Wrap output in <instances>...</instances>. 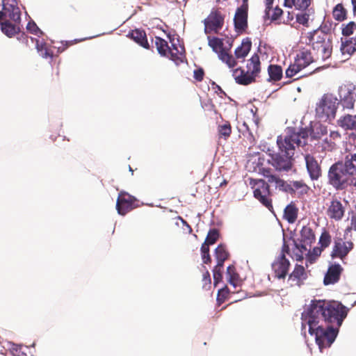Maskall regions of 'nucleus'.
<instances>
[{"label":"nucleus","instance_id":"nucleus-41","mask_svg":"<svg viewBox=\"0 0 356 356\" xmlns=\"http://www.w3.org/2000/svg\"><path fill=\"white\" fill-rule=\"evenodd\" d=\"M218 132L220 136H224L225 138L229 137L231 134L230 124L229 123H225L220 125L218 127Z\"/></svg>","mask_w":356,"mask_h":356},{"label":"nucleus","instance_id":"nucleus-37","mask_svg":"<svg viewBox=\"0 0 356 356\" xmlns=\"http://www.w3.org/2000/svg\"><path fill=\"white\" fill-rule=\"evenodd\" d=\"M356 30V24L354 22H350L347 24H343L342 34L344 36H350Z\"/></svg>","mask_w":356,"mask_h":356},{"label":"nucleus","instance_id":"nucleus-9","mask_svg":"<svg viewBox=\"0 0 356 356\" xmlns=\"http://www.w3.org/2000/svg\"><path fill=\"white\" fill-rule=\"evenodd\" d=\"M209 47L214 52L218 54V58L225 63L229 68L236 66V62L232 55L227 54L223 49L222 40L216 37H207Z\"/></svg>","mask_w":356,"mask_h":356},{"label":"nucleus","instance_id":"nucleus-48","mask_svg":"<svg viewBox=\"0 0 356 356\" xmlns=\"http://www.w3.org/2000/svg\"><path fill=\"white\" fill-rule=\"evenodd\" d=\"M204 76V72L202 69L194 71V78L197 81H202Z\"/></svg>","mask_w":356,"mask_h":356},{"label":"nucleus","instance_id":"nucleus-51","mask_svg":"<svg viewBox=\"0 0 356 356\" xmlns=\"http://www.w3.org/2000/svg\"><path fill=\"white\" fill-rule=\"evenodd\" d=\"M181 221H182L183 225H184L186 227V228H187V229H188V233H191V232H192V229H191V227L188 225V223H187L185 220H184L183 219H181Z\"/></svg>","mask_w":356,"mask_h":356},{"label":"nucleus","instance_id":"nucleus-1","mask_svg":"<svg viewBox=\"0 0 356 356\" xmlns=\"http://www.w3.org/2000/svg\"><path fill=\"white\" fill-rule=\"evenodd\" d=\"M348 309L338 302L312 300L302 313V333L314 336L321 351L334 341Z\"/></svg>","mask_w":356,"mask_h":356},{"label":"nucleus","instance_id":"nucleus-46","mask_svg":"<svg viewBox=\"0 0 356 356\" xmlns=\"http://www.w3.org/2000/svg\"><path fill=\"white\" fill-rule=\"evenodd\" d=\"M26 29L35 35L42 34V32L40 29L37 26L35 22H29L26 26Z\"/></svg>","mask_w":356,"mask_h":356},{"label":"nucleus","instance_id":"nucleus-50","mask_svg":"<svg viewBox=\"0 0 356 356\" xmlns=\"http://www.w3.org/2000/svg\"><path fill=\"white\" fill-rule=\"evenodd\" d=\"M351 3L353 6V13L356 15V0H351Z\"/></svg>","mask_w":356,"mask_h":356},{"label":"nucleus","instance_id":"nucleus-18","mask_svg":"<svg viewBox=\"0 0 356 356\" xmlns=\"http://www.w3.org/2000/svg\"><path fill=\"white\" fill-rule=\"evenodd\" d=\"M344 211V207L341 202L335 199L330 202L327 210V215L332 219L339 220L343 216Z\"/></svg>","mask_w":356,"mask_h":356},{"label":"nucleus","instance_id":"nucleus-35","mask_svg":"<svg viewBox=\"0 0 356 356\" xmlns=\"http://www.w3.org/2000/svg\"><path fill=\"white\" fill-rule=\"evenodd\" d=\"M333 17L338 21H342L346 18V11L343 6L339 3L333 9Z\"/></svg>","mask_w":356,"mask_h":356},{"label":"nucleus","instance_id":"nucleus-47","mask_svg":"<svg viewBox=\"0 0 356 356\" xmlns=\"http://www.w3.org/2000/svg\"><path fill=\"white\" fill-rule=\"evenodd\" d=\"M315 129L317 131V132H314V137H320L321 136H324L327 134V128L321 124L316 126L315 127ZM313 131H314V129L313 130Z\"/></svg>","mask_w":356,"mask_h":356},{"label":"nucleus","instance_id":"nucleus-3","mask_svg":"<svg viewBox=\"0 0 356 356\" xmlns=\"http://www.w3.org/2000/svg\"><path fill=\"white\" fill-rule=\"evenodd\" d=\"M307 40V44L310 45L316 52V59L325 60L330 57L332 44L330 34L318 29L309 32Z\"/></svg>","mask_w":356,"mask_h":356},{"label":"nucleus","instance_id":"nucleus-30","mask_svg":"<svg viewBox=\"0 0 356 356\" xmlns=\"http://www.w3.org/2000/svg\"><path fill=\"white\" fill-rule=\"evenodd\" d=\"M269 74V79L271 81H277L282 77V69L280 65H270L268 68Z\"/></svg>","mask_w":356,"mask_h":356},{"label":"nucleus","instance_id":"nucleus-36","mask_svg":"<svg viewBox=\"0 0 356 356\" xmlns=\"http://www.w3.org/2000/svg\"><path fill=\"white\" fill-rule=\"evenodd\" d=\"M227 276L228 279V282L230 284H232L234 287H236V282L237 280V274L234 271V268L232 266H229L227 268Z\"/></svg>","mask_w":356,"mask_h":356},{"label":"nucleus","instance_id":"nucleus-6","mask_svg":"<svg viewBox=\"0 0 356 356\" xmlns=\"http://www.w3.org/2000/svg\"><path fill=\"white\" fill-rule=\"evenodd\" d=\"M316 60H317L316 58H314L309 49L306 48L300 49L294 58V62L286 70V76L291 78L298 75Z\"/></svg>","mask_w":356,"mask_h":356},{"label":"nucleus","instance_id":"nucleus-23","mask_svg":"<svg viewBox=\"0 0 356 356\" xmlns=\"http://www.w3.org/2000/svg\"><path fill=\"white\" fill-rule=\"evenodd\" d=\"M274 0H265L266 9L265 17L273 20H277L282 14V10L276 6L273 8Z\"/></svg>","mask_w":356,"mask_h":356},{"label":"nucleus","instance_id":"nucleus-29","mask_svg":"<svg viewBox=\"0 0 356 356\" xmlns=\"http://www.w3.org/2000/svg\"><path fill=\"white\" fill-rule=\"evenodd\" d=\"M131 38L140 46L144 48H148L149 44L146 39V35L145 32L140 30L133 31L131 33Z\"/></svg>","mask_w":356,"mask_h":356},{"label":"nucleus","instance_id":"nucleus-28","mask_svg":"<svg viewBox=\"0 0 356 356\" xmlns=\"http://www.w3.org/2000/svg\"><path fill=\"white\" fill-rule=\"evenodd\" d=\"M310 4V0H284V6L294 7L297 10H305Z\"/></svg>","mask_w":356,"mask_h":356},{"label":"nucleus","instance_id":"nucleus-24","mask_svg":"<svg viewBox=\"0 0 356 356\" xmlns=\"http://www.w3.org/2000/svg\"><path fill=\"white\" fill-rule=\"evenodd\" d=\"M338 124L346 130H356V115H344L338 120Z\"/></svg>","mask_w":356,"mask_h":356},{"label":"nucleus","instance_id":"nucleus-12","mask_svg":"<svg viewBox=\"0 0 356 356\" xmlns=\"http://www.w3.org/2000/svg\"><path fill=\"white\" fill-rule=\"evenodd\" d=\"M250 183L252 184L254 197L267 208L272 207L270 201L268 198L269 195L268 184L262 179L252 180Z\"/></svg>","mask_w":356,"mask_h":356},{"label":"nucleus","instance_id":"nucleus-43","mask_svg":"<svg viewBox=\"0 0 356 356\" xmlns=\"http://www.w3.org/2000/svg\"><path fill=\"white\" fill-rule=\"evenodd\" d=\"M330 242L331 237L330 234L326 232L322 233L319 239V243H321V247L327 248L330 245Z\"/></svg>","mask_w":356,"mask_h":356},{"label":"nucleus","instance_id":"nucleus-25","mask_svg":"<svg viewBox=\"0 0 356 356\" xmlns=\"http://www.w3.org/2000/svg\"><path fill=\"white\" fill-rule=\"evenodd\" d=\"M252 42L249 38L242 41L241 44L235 50V56L238 59H244L251 49Z\"/></svg>","mask_w":356,"mask_h":356},{"label":"nucleus","instance_id":"nucleus-52","mask_svg":"<svg viewBox=\"0 0 356 356\" xmlns=\"http://www.w3.org/2000/svg\"><path fill=\"white\" fill-rule=\"evenodd\" d=\"M5 19L4 17V10L3 9L2 11H0V20Z\"/></svg>","mask_w":356,"mask_h":356},{"label":"nucleus","instance_id":"nucleus-5","mask_svg":"<svg viewBox=\"0 0 356 356\" xmlns=\"http://www.w3.org/2000/svg\"><path fill=\"white\" fill-rule=\"evenodd\" d=\"M339 101L332 94L324 95L316 106V115L317 118L325 122H330L334 119Z\"/></svg>","mask_w":356,"mask_h":356},{"label":"nucleus","instance_id":"nucleus-33","mask_svg":"<svg viewBox=\"0 0 356 356\" xmlns=\"http://www.w3.org/2000/svg\"><path fill=\"white\" fill-rule=\"evenodd\" d=\"M330 140H328L327 138H325L324 139V144L323 145V148L325 150H331L334 145V142L333 140H337L340 138V134L338 131H331L330 134Z\"/></svg>","mask_w":356,"mask_h":356},{"label":"nucleus","instance_id":"nucleus-31","mask_svg":"<svg viewBox=\"0 0 356 356\" xmlns=\"http://www.w3.org/2000/svg\"><path fill=\"white\" fill-rule=\"evenodd\" d=\"M298 209L293 204H289L284 209V218L289 222L293 223L297 219Z\"/></svg>","mask_w":356,"mask_h":356},{"label":"nucleus","instance_id":"nucleus-44","mask_svg":"<svg viewBox=\"0 0 356 356\" xmlns=\"http://www.w3.org/2000/svg\"><path fill=\"white\" fill-rule=\"evenodd\" d=\"M309 19V15L307 13H303L297 15L296 16V20L297 22L302 24L304 26H307L308 22Z\"/></svg>","mask_w":356,"mask_h":356},{"label":"nucleus","instance_id":"nucleus-19","mask_svg":"<svg viewBox=\"0 0 356 356\" xmlns=\"http://www.w3.org/2000/svg\"><path fill=\"white\" fill-rule=\"evenodd\" d=\"M342 268L339 264H334L329 267L325 275L323 282L325 285L333 284L339 280Z\"/></svg>","mask_w":356,"mask_h":356},{"label":"nucleus","instance_id":"nucleus-10","mask_svg":"<svg viewBox=\"0 0 356 356\" xmlns=\"http://www.w3.org/2000/svg\"><path fill=\"white\" fill-rule=\"evenodd\" d=\"M204 32L208 34L211 32L215 33L222 28L224 24V16L218 10H213L204 20Z\"/></svg>","mask_w":356,"mask_h":356},{"label":"nucleus","instance_id":"nucleus-40","mask_svg":"<svg viewBox=\"0 0 356 356\" xmlns=\"http://www.w3.org/2000/svg\"><path fill=\"white\" fill-rule=\"evenodd\" d=\"M219 236V233L216 229H211L209 232L206 238L205 242L210 245H213L216 243Z\"/></svg>","mask_w":356,"mask_h":356},{"label":"nucleus","instance_id":"nucleus-45","mask_svg":"<svg viewBox=\"0 0 356 356\" xmlns=\"http://www.w3.org/2000/svg\"><path fill=\"white\" fill-rule=\"evenodd\" d=\"M223 266H219L216 265L213 270V280H214V284H217L222 279V274L220 272L221 268H222Z\"/></svg>","mask_w":356,"mask_h":356},{"label":"nucleus","instance_id":"nucleus-49","mask_svg":"<svg viewBox=\"0 0 356 356\" xmlns=\"http://www.w3.org/2000/svg\"><path fill=\"white\" fill-rule=\"evenodd\" d=\"M347 229H353L356 231V216H352L350 220V226Z\"/></svg>","mask_w":356,"mask_h":356},{"label":"nucleus","instance_id":"nucleus-22","mask_svg":"<svg viewBox=\"0 0 356 356\" xmlns=\"http://www.w3.org/2000/svg\"><path fill=\"white\" fill-rule=\"evenodd\" d=\"M341 51L343 56L347 59L354 52L356 51V38H350L342 40L341 45Z\"/></svg>","mask_w":356,"mask_h":356},{"label":"nucleus","instance_id":"nucleus-16","mask_svg":"<svg viewBox=\"0 0 356 356\" xmlns=\"http://www.w3.org/2000/svg\"><path fill=\"white\" fill-rule=\"evenodd\" d=\"M353 248V242L345 241L342 238H338L334 241L332 256V257H339L343 259Z\"/></svg>","mask_w":356,"mask_h":356},{"label":"nucleus","instance_id":"nucleus-27","mask_svg":"<svg viewBox=\"0 0 356 356\" xmlns=\"http://www.w3.org/2000/svg\"><path fill=\"white\" fill-rule=\"evenodd\" d=\"M247 68L250 75H252L253 77L255 78L260 72V60L257 54H254L250 59L248 60Z\"/></svg>","mask_w":356,"mask_h":356},{"label":"nucleus","instance_id":"nucleus-32","mask_svg":"<svg viewBox=\"0 0 356 356\" xmlns=\"http://www.w3.org/2000/svg\"><path fill=\"white\" fill-rule=\"evenodd\" d=\"M215 254L217 259V264L219 266H223L224 261L228 257V253L225 250V248L222 245H218L216 249Z\"/></svg>","mask_w":356,"mask_h":356},{"label":"nucleus","instance_id":"nucleus-39","mask_svg":"<svg viewBox=\"0 0 356 356\" xmlns=\"http://www.w3.org/2000/svg\"><path fill=\"white\" fill-rule=\"evenodd\" d=\"M209 245L210 244H209L208 243L204 242L201 247L202 257L203 262L204 264H207V263L210 262V261H211V258H210L209 253Z\"/></svg>","mask_w":356,"mask_h":356},{"label":"nucleus","instance_id":"nucleus-14","mask_svg":"<svg viewBox=\"0 0 356 356\" xmlns=\"http://www.w3.org/2000/svg\"><path fill=\"white\" fill-rule=\"evenodd\" d=\"M314 240L315 236L312 229L308 226H304L300 231V243H296V246L303 254L309 250V248Z\"/></svg>","mask_w":356,"mask_h":356},{"label":"nucleus","instance_id":"nucleus-11","mask_svg":"<svg viewBox=\"0 0 356 356\" xmlns=\"http://www.w3.org/2000/svg\"><path fill=\"white\" fill-rule=\"evenodd\" d=\"M339 95L343 108L348 109L353 108L356 100V89L353 84L348 83L340 86Z\"/></svg>","mask_w":356,"mask_h":356},{"label":"nucleus","instance_id":"nucleus-2","mask_svg":"<svg viewBox=\"0 0 356 356\" xmlns=\"http://www.w3.org/2000/svg\"><path fill=\"white\" fill-rule=\"evenodd\" d=\"M307 136V131L305 130L296 132L293 129H289L284 138L278 136L277 143L279 152L272 156V165L278 171H289L293 165L296 147L305 146Z\"/></svg>","mask_w":356,"mask_h":356},{"label":"nucleus","instance_id":"nucleus-7","mask_svg":"<svg viewBox=\"0 0 356 356\" xmlns=\"http://www.w3.org/2000/svg\"><path fill=\"white\" fill-rule=\"evenodd\" d=\"M328 182L337 189L343 188L348 185H356L354 178L343 170L342 163L332 165L328 171Z\"/></svg>","mask_w":356,"mask_h":356},{"label":"nucleus","instance_id":"nucleus-4","mask_svg":"<svg viewBox=\"0 0 356 356\" xmlns=\"http://www.w3.org/2000/svg\"><path fill=\"white\" fill-rule=\"evenodd\" d=\"M172 47H170L168 42L160 37L155 38V44L159 54L170 58L176 65L183 62L184 56V47L179 43V40L175 42V39H171Z\"/></svg>","mask_w":356,"mask_h":356},{"label":"nucleus","instance_id":"nucleus-34","mask_svg":"<svg viewBox=\"0 0 356 356\" xmlns=\"http://www.w3.org/2000/svg\"><path fill=\"white\" fill-rule=\"evenodd\" d=\"M136 200V198L128 194L127 193L124 192V191H121L120 193H119V195H118V197L117 199V202H116V204H117V206H120V204H122V203H129V204H133L134 202Z\"/></svg>","mask_w":356,"mask_h":356},{"label":"nucleus","instance_id":"nucleus-13","mask_svg":"<svg viewBox=\"0 0 356 356\" xmlns=\"http://www.w3.org/2000/svg\"><path fill=\"white\" fill-rule=\"evenodd\" d=\"M243 3L235 13L234 17V27L238 33H242L248 26V0H242Z\"/></svg>","mask_w":356,"mask_h":356},{"label":"nucleus","instance_id":"nucleus-38","mask_svg":"<svg viewBox=\"0 0 356 356\" xmlns=\"http://www.w3.org/2000/svg\"><path fill=\"white\" fill-rule=\"evenodd\" d=\"M36 49L40 55L43 58L51 57V54L49 53V51L46 47V44L43 42L40 43L39 41L36 42Z\"/></svg>","mask_w":356,"mask_h":356},{"label":"nucleus","instance_id":"nucleus-17","mask_svg":"<svg viewBox=\"0 0 356 356\" xmlns=\"http://www.w3.org/2000/svg\"><path fill=\"white\" fill-rule=\"evenodd\" d=\"M306 168L312 180H317L321 175V166L316 159L310 154L305 156Z\"/></svg>","mask_w":356,"mask_h":356},{"label":"nucleus","instance_id":"nucleus-8","mask_svg":"<svg viewBox=\"0 0 356 356\" xmlns=\"http://www.w3.org/2000/svg\"><path fill=\"white\" fill-rule=\"evenodd\" d=\"M268 181L273 184L276 188L286 192H298L303 195L307 193L309 190V187L302 180L291 181L289 184H287L275 175H270L268 177Z\"/></svg>","mask_w":356,"mask_h":356},{"label":"nucleus","instance_id":"nucleus-20","mask_svg":"<svg viewBox=\"0 0 356 356\" xmlns=\"http://www.w3.org/2000/svg\"><path fill=\"white\" fill-rule=\"evenodd\" d=\"M232 76L236 82L241 85H248L254 81V78L252 75H250L248 71L245 72L241 67L234 70L232 71Z\"/></svg>","mask_w":356,"mask_h":356},{"label":"nucleus","instance_id":"nucleus-54","mask_svg":"<svg viewBox=\"0 0 356 356\" xmlns=\"http://www.w3.org/2000/svg\"><path fill=\"white\" fill-rule=\"evenodd\" d=\"M183 2H185L186 0H181Z\"/></svg>","mask_w":356,"mask_h":356},{"label":"nucleus","instance_id":"nucleus-15","mask_svg":"<svg viewBox=\"0 0 356 356\" xmlns=\"http://www.w3.org/2000/svg\"><path fill=\"white\" fill-rule=\"evenodd\" d=\"M290 266L289 261L286 258L282 252L272 264V268L275 275L278 279H284L288 273Z\"/></svg>","mask_w":356,"mask_h":356},{"label":"nucleus","instance_id":"nucleus-42","mask_svg":"<svg viewBox=\"0 0 356 356\" xmlns=\"http://www.w3.org/2000/svg\"><path fill=\"white\" fill-rule=\"evenodd\" d=\"M132 209V204H127V203H122L120 204V206L116 205V209L118 211V213L120 215H125L127 212H129Z\"/></svg>","mask_w":356,"mask_h":356},{"label":"nucleus","instance_id":"nucleus-53","mask_svg":"<svg viewBox=\"0 0 356 356\" xmlns=\"http://www.w3.org/2000/svg\"><path fill=\"white\" fill-rule=\"evenodd\" d=\"M297 257H298V259H300L302 258V256L301 255H297Z\"/></svg>","mask_w":356,"mask_h":356},{"label":"nucleus","instance_id":"nucleus-26","mask_svg":"<svg viewBox=\"0 0 356 356\" xmlns=\"http://www.w3.org/2000/svg\"><path fill=\"white\" fill-rule=\"evenodd\" d=\"M1 30L6 36L12 38L19 31V28L18 24H13L6 20L1 23Z\"/></svg>","mask_w":356,"mask_h":356},{"label":"nucleus","instance_id":"nucleus-21","mask_svg":"<svg viewBox=\"0 0 356 356\" xmlns=\"http://www.w3.org/2000/svg\"><path fill=\"white\" fill-rule=\"evenodd\" d=\"M307 277V273L305 268L301 265H296L294 270L289 275V280L294 284L300 286Z\"/></svg>","mask_w":356,"mask_h":356}]
</instances>
